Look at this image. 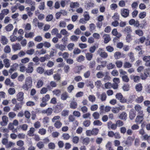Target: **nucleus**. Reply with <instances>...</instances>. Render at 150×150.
<instances>
[{
	"label": "nucleus",
	"instance_id": "f257e3e1",
	"mask_svg": "<svg viewBox=\"0 0 150 150\" xmlns=\"http://www.w3.org/2000/svg\"><path fill=\"white\" fill-rule=\"evenodd\" d=\"M32 85V79L30 76L26 77L25 80V83L22 86V88L24 90L27 91L31 88Z\"/></svg>",
	"mask_w": 150,
	"mask_h": 150
},
{
	"label": "nucleus",
	"instance_id": "f03ea898",
	"mask_svg": "<svg viewBox=\"0 0 150 150\" xmlns=\"http://www.w3.org/2000/svg\"><path fill=\"white\" fill-rule=\"evenodd\" d=\"M99 129L97 128H94L92 130H88L86 132V135L90 136L91 135H96L98 133Z\"/></svg>",
	"mask_w": 150,
	"mask_h": 150
},
{
	"label": "nucleus",
	"instance_id": "7ed1b4c3",
	"mask_svg": "<svg viewBox=\"0 0 150 150\" xmlns=\"http://www.w3.org/2000/svg\"><path fill=\"white\" fill-rule=\"evenodd\" d=\"M144 115L143 114H139V115L137 116L135 119V122L138 124H140L144 120Z\"/></svg>",
	"mask_w": 150,
	"mask_h": 150
},
{
	"label": "nucleus",
	"instance_id": "20e7f679",
	"mask_svg": "<svg viewBox=\"0 0 150 150\" xmlns=\"http://www.w3.org/2000/svg\"><path fill=\"white\" fill-rule=\"evenodd\" d=\"M33 63L30 62L28 63V67L26 69V71L28 73H31L33 71Z\"/></svg>",
	"mask_w": 150,
	"mask_h": 150
},
{
	"label": "nucleus",
	"instance_id": "39448f33",
	"mask_svg": "<svg viewBox=\"0 0 150 150\" xmlns=\"http://www.w3.org/2000/svg\"><path fill=\"white\" fill-rule=\"evenodd\" d=\"M120 101L122 103L129 104L132 103V99L130 97L126 99L123 96Z\"/></svg>",
	"mask_w": 150,
	"mask_h": 150
},
{
	"label": "nucleus",
	"instance_id": "423d86ee",
	"mask_svg": "<svg viewBox=\"0 0 150 150\" xmlns=\"http://www.w3.org/2000/svg\"><path fill=\"white\" fill-rule=\"evenodd\" d=\"M129 13V10L125 8L121 10V15L124 18L128 16Z\"/></svg>",
	"mask_w": 150,
	"mask_h": 150
},
{
	"label": "nucleus",
	"instance_id": "0eeeda50",
	"mask_svg": "<svg viewBox=\"0 0 150 150\" xmlns=\"http://www.w3.org/2000/svg\"><path fill=\"white\" fill-rule=\"evenodd\" d=\"M2 121L0 122V124L2 126H5L7 124L8 122V117L6 116L2 117Z\"/></svg>",
	"mask_w": 150,
	"mask_h": 150
},
{
	"label": "nucleus",
	"instance_id": "6e6552de",
	"mask_svg": "<svg viewBox=\"0 0 150 150\" xmlns=\"http://www.w3.org/2000/svg\"><path fill=\"white\" fill-rule=\"evenodd\" d=\"M143 60L146 62L145 65L147 67H150V56H144L143 58Z\"/></svg>",
	"mask_w": 150,
	"mask_h": 150
},
{
	"label": "nucleus",
	"instance_id": "1a4fd4ad",
	"mask_svg": "<svg viewBox=\"0 0 150 150\" xmlns=\"http://www.w3.org/2000/svg\"><path fill=\"white\" fill-rule=\"evenodd\" d=\"M108 127L109 129H112L113 130H115L117 128L116 123L113 124L112 122L110 121L107 123Z\"/></svg>",
	"mask_w": 150,
	"mask_h": 150
},
{
	"label": "nucleus",
	"instance_id": "9d476101",
	"mask_svg": "<svg viewBox=\"0 0 150 150\" xmlns=\"http://www.w3.org/2000/svg\"><path fill=\"white\" fill-rule=\"evenodd\" d=\"M18 65L17 63H14L13 65L11 67V68L9 70V72L11 74L13 72L16 70L17 68L18 67Z\"/></svg>",
	"mask_w": 150,
	"mask_h": 150
},
{
	"label": "nucleus",
	"instance_id": "9b49d317",
	"mask_svg": "<svg viewBox=\"0 0 150 150\" xmlns=\"http://www.w3.org/2000/svg\"><path fill=\"white\" fill-rule=\"evenodd\" d=\"M24 98V93L20 92L17 95V99L19 101H22Z\"/></svg>",
	"mask_w": 150,
	"mask_h": 150
},
{
	"label": "nucleus",
	"instance_id": "f8f14e48",
	"mask_svg": "<svg viewBox=\"0 0 150 150\" xmlns=\"http://www.w3.org/2000/svg\"><path fill=\"white\" fill-rule=\"evenodd\" d=\"M97 96L98 98L100 99L102 101H105L106 98V95L105 93H103L100 95L99 93L97 94Z\"/></svg>",
	"mask_w": 150,
	"mask_h": 150
},
{
	"label": "nucleus",
	"instance_id": "ddd939ff",
	"mask_svg": "<svg viewBox=\"0 0 150 150\" xmlns=\"http://www.w3.org/2000/svg\"><path fill=\"white\" fill-rule=\"evenodd\" d=\"M134 108L138 112L139 114H143V112L142 110V107L140 105L138 104L136 105L134 107Z\"/></svg>",
	"mask_w": 150,
	"mask_h": 150
},
{
	"label": "nucleus",
	"instance_id": "4468645a",
	"mask_svg": "<svg viewBox=\"0 0 150 150\" xmlns=\"http://www.w3.org/2000/svg\"><path fill=\"white\" fill-rule=\"evenodd\" d=\"M12 48L14 51L20 50L21 49V46L19 43L13 44L12 45Z\"/></svg>",
	"mask_w": 150,
	"mask_h": 150
},
{
	"label": "nucleus",
	"instance_id": "2eb2a0df",
	"mask_svg": "<svg viewBox=\"0 0 150 150\" xmlns=\"http://www.w3.org/2000/svg\"><path fill=\"white\" fill-rule=\"evenodd\" d=\"M50 85L47 86V87L49 90H50L51 87L55 88L57 86V85L56 83L53 81H51L50 83Z\"/></svg>",
	"mask_w": 150,
	"mask_h": 150
},
{
	"label": "nucleus",
	"instance_id": "dca6fc26",
	"mask_svg": "<svg viewBox=\"0 0 150 150\" xmlns=\"http://www.w3.org/2000/svg\"><path fill=\"white\" fill-rule=\"evenodd\" d=\"M35 131V129L33 127H31L27 132L28 135L30 136H33L34 135V132Z\"/></svg>",
	"mask_w": 150,
	"mask_h": 150
},
{
	"label": "nucleus",
	"instance_id": "f3484780",
	"mask_svg": "<svg viewBox=\"0 0 150 150\" xmlns=\"http://www.w3.org/2000/svg\"><path fill=\"white\" fill-rule=\"evenodd\" d=\"M79 6V4L78 2H71L70 4V7L71 8H75Z\"/></svg>",
	"mask_w": 150,
	"mask_h": 150
},
{
	"label": "nucleus",
	"instance_id": "a211bd4d",
	"mask_svg": "<svg viewBox=\"0 0 150 150\" xmlns=\"http://www.w3.org/2000/svg\"><path fill=\"white\" fill-rule=\"evenodd\" d=\"M77 103L74 101H72L70 104V108L72 109H75L77 108Z\"/></svg>",
	"mask_w": 150,
	"mask_h": 150
},
{
	"label": "nucleus",
	"instance_id": "6ab92c4d",
	"mask_svg": "<svg viewBox=\"0 0 150 150\" xmlns=\"http://www.w3.org/2000/svg\"><path fill=\"white\" fill-rule=\"evenodd\" d=\"M68 97V94L66 92L63 93L61 96V98L62 100H65Z\"/></svg>",
	"mask_w": 150,
	"mask_h": 150
},
{
	"label": "nucleus",
	"instance_id": "aec40b11",
	"mask_svg": "<svg viewBox=\"0 0 150 150\" xmlns=\"http://www.w3.org/2000/svg\"><path fill=\"white\" fill-rule=\"evenodd\" d=\"M103 37L104 39V42L105 43H107L110 40V37L108 34L104 35L103 36Z\"/></svg>",
	"mask_w": 150,
	"mask_h": 150
},
{
	"label": "nucleus",
	"instance_id": "412c9836",
	"mask_svg": "<svg viewBox=\"0 0 150 150\" xmlns=\"http://www.w3.org/2000/svg\"><path fill=\"white\" fill-rule=\"evenodd\" d=\"M85 68V67L83 65L78 66L75 69L76 73H79L80 71L83 69Z\"/></svg>",
	"mask_w": 150,
	"mask_h": 150
},
{
	"label": "nucleus",
	"instance_id": "4be33fe9",
	"mask_svg": "<svg viewBox=\"0 0 150 150\" xmlns=\"http://www.w3.org/2000/svg\"><path fill=\"white\" fill-rule=\"evenodd\" d=\"M131 78L135 82H139L140 79V77L138 76L132 75Z\"/></svg>",
	"mask_w": 150,
	"mask_h": 150
},
{
	"label": "nucleus",
	"instance_id": "5701e85b",
	"mask_svg": "<svg viewBox=\"0 0 150 150\" xmlns=\"http://www.w3.org/2000/svg\"><path fill=\"white\" fill-rule=\"evenodd\" d=\"M55 47L56 48L59 49L60 50L62 51L65 50V46L62 44H56L55 45Z\"/></svg>",
	"mask_w": 150,
	"mask_h": 150
},
{
	"label": "nucleus",
	"instance_id": "b1692460",
	"mask_svg": "<svg viewBox=\"0 0 150 150\" xmlns=\"http://www.w3.org/2000/svg\"><path fill=\"white\" fill-rule=\"evenodd\" d=\"M13 25L11 24H9L5 27V29L7 31L9 32L11 31L13 29Z\"/></svg>",
	"mask_w": 150,
	"mask_h": 150
},
{
	"label": "nucleus",
	"instance_id": "393cba45",
	"mask_svg": "<svg viewBox=\"0 0 150 150\" xmlns=\"http://www.w3.org/2000/svg\"><path fill=\"white\" fill-rule=\"evenodd\" d=\"M1 42L4 45H5L8 42V40L4 36H2L1 37Z\"/></svg>",
	"mask_w": 150,
	"mask_h": 150
},
{
	"label": "nucleus",
	"instance_id": "a878e982",
	"mask_svg": "<svg viewBox=\"0 0 150 150\" xmlns=\"http://www.w3.org/2000/svg\"><path fill=\"white\" fill-rule=\"evenodd\" d=\"M86 57L88 60L90 61L92 58L93 54L90 52H87L86 54Z\"/></svg>",
	"mask_w": 150,
	"mask_h": 150
},
{
	"label": "nucleus",
	"instance_id": "bb28decb",
	"mask_svg": "<svg viewBox=\"0 0 150 150\" xmlns=\"http://www.w3.org/2000/svg\"><path fill=\"white\" fill-rule=\"evenodd\" d=\"M127 117V114L125 112H122L119 116L120 119L125 120Z\"/></svg>",
	"mask_w": 150,
	"mask_h": 150
},
{
	"label": "nucleus",
	"instance_id": "cd10ccee",
	"mask_svg": "<svg viewBox=\"0 0 150 150\" xmlns=\"http://www.w3.org/2000/svg\"><path fill=\"white\" fill-rule=\"evenodd\" d=\"M43 81L41 79H39L38 80L36 85V87L38 88H41L43 86Z\"/></svg>",
	"mask_w": 150,
	"mask_h": 150
},
{
	"label": "nucleus",
	"instance_id": "c85d7f7f",
	"mask_svg": "<svg viewBox=\"0 0 150 150\" xmlns=\"http://www.w3.org/2000/svg\"><path fill=\"white\" fill-rule=\"evenodd\" d=\"M4 64L5 67L6 68L9 67L10 66V63H9V61L8 59H4Z\"/></svg>",
	"mask_w": 150,
	"mask_h": 150
},
{
	"label": "nucleus",
	"instance_id": "c756f323",
	"mask_svg": "<svg viewBox=\"0 0 150 150\" xmlns=\"http://www.w3.org/2000/svg\"><path fill=\"white\" fill-rule=\"evenodd\" d=\"M53 93L57 96H59L61 93V90L59 89H55L52 91Z\"/></svg>",
	"mask_w": 150,
	"mask_h": 150
},
{
	"label": "nucleus",
	"instance_id": "7c9ffc66",
	"mask_svg": "<svg viewBox=\"0 0 150 150\" xmlns=\"http://www.w3.org/2000/svg\"><path fill=\"white\" fill-rule=\"evenodd\" d=\"M114 57L116 59H119L122 56H121V53L119 52H115L114 54Z\"/></svg>",
	"mask_w": 150,
	"mask_h": 150
},
{
	"label": "nucleus",
	"instance_id": "2f4dec72",
	"mask_svg": "<svg viewBox=\"0 0 150 150\" xmlns=\"http://www.w3.org/2000/svg\"><path fill=\"white\" fill-rule=\"evenodd\" d=\"M89 100L92 102H93L96 100V98L93 95H90L88 97Z\"/></svg>",
	"mask_w": 150,
	"mask_h": 150
},
{
	"label": "nucleus",
	"instance_id": "473e14b6",
	"mask_svg": "<svg viewBox=\"0 0 150 150\" xmlns=\"http://www.w3.org/2000/svg\"><path fill=\"white\" fill-rule=\"evenodd\" d=\"M144 74L146 77H150V69H145L144 71Z\"/></svg>",
	"mask_w": 150,
	"mask_h": 150
},
{
	"label": "nucleus",
	"instance_id": "72a5a7b5",
	"mask_svg": "<svg viewBox=\"0 0 150 150\" xmlns=\"http://www.w3.org/2000/svg\"><path fill=\"white\" fill-rule=\"evenodd\" d=\"M117 67L118 68H121L123 64L122 62L120 60H117L115 62Z\"/></svg>",
	"mask_w": 150,
	"mask_h": 150
},
{
	"label": "nucleus",
	"instance_id": "f704fd0d",
	"mask_svg": "<svg viewBox=\"0 0 150 150\" xmlns=\"http://www.w3.org/2000/svg\"><path fill=\"white\" fill-rule=\"evenodd\" d=\"M34 36V33L32 32H30L28 33H26L25 35V37L26 38H32Z\"/></svg>",
	"mask_w": 150,
	"mask_h": 150
},
{
	"label": "nucleus",
	"instance_id": "c9c22d12",
	"mask_svg": "<svg viewBox=\"0 0 150 150\" xmlns=\"http://www.w3.org/2000/svg\"><path fill=\"white\" fill-rule=\"evenodd\" d=\"M135 88L136 91H141L142 89V86L141 84L139 83L136 85Z\"/></svg>",
	"mask_w": 150,
	"mask_h": 150
},
{
	"label": "nucleus",
	"instance_id": "e433bc0d",
	"mask_svg": "<svg viewBox=\"0 0 150 150\" xmlns=\"http://www.w3.org/2000/svg\"><path fill=\"white\" fill-rule=\"evenodd\" d=\"M124 31L125 32L128 34L132 32L131 28L129 26L126 27L125 28Z\"/></svg>",
	"mask_w": 150,
	"mask_h": 150
},
{
	"label": "nucleus",
	"instance_id": "4c0bfd02",
	"mask_svg": "<svg viewBox=\"0 0 150 150\" xmlns=\"http://www.w3.org/2000/svg\"><path fill=\"white\" fill-rule=\"evenodd\" d=\"M128 55L129 57L131 62H133L135 60V58L134 56V54L132 52H130L128 54Z\"/></svg>",
	"mask_w": 150,
	"mask_h": 150
},
{
	"label": "nucleus",
	"instance_id": "58836bf2",
	"mask_svg": "<svg viewBox=\"0 0 150 150\" xmlns=\"http://www.w3.org/2000/svg\"><path fill=\"white\" fill-rule=\"evenodd\" d=\"M85 57L82 55H80L77 58V60L79 62H81L85 60Z\"/></svg>",
	"mask_w": 150,
	"mask_h": 150
},
{
	"label": "nucleus",
	"instance_id": "ea45409f",
	"mask_svg": "<svg viewBox=\"0 0 150 150\" xmlns=\"http://www.w3.org/2000/svg\"><path fill=\"white\" fill-rule=\"evenodd\" d=\"M50 98V96L49 94L46 95L42 99V102L47 101Z\"/></svg>",
	"mask_w": 150,
	"mask_h": 150
},
{
	"label": "nucleus",
	"instance_id": "a19ab883",
	"mask_svg": "<svg viewBox=\"0 0 150 150\" xmlns=\"http://www.w3.org/2000/svg\"><path fill=\"white\" fill-rule=\"evenodd\" d=\"M46 130L44 128H41L40 129L38 132V133L42 135H44L46 133Z\"/></svg>",
	"mask_w": 150,
	"mask_h": 150
},
{
	"label": "nucleus",
	"instance_id": "79ce46f5",
	"mask_svg": "<svg viewBox=\"0 0 150 150\" xmlns=\"http://www.w3.org/2000/svg\"><path fill=\"white\" fill-rule=\"evenodd\" d=\"M94 125L95 126H101L102 125V122L99 120H95L93 123Z\"/></svg>",
	"mask_w": 150,
	"mask_h": 150
},
{
	"label": "nucleus",
	"instance_id": "37998d69",
	"mask_svg": "<svg viewBox=\"0 0 150 150\" xmlns=\"http://www.w3.org/2000/svg\"><path fill=\"white\" fill-rule=\"evenodd\" d=\"M54 125L56 128H59L62 126V124L59 121H57Z\"/></svg>",
	"mask_w": 150,
	"mask_h": 150
},
{
	"label": "nucleus",
	"instance_id": "c03bdc74",
	"mask_svg": "<svg viewBox=\"0 0 150 150\" xmlns=\"http://www.w3.org/2000/svg\"><path fill=\"white\" fill-rule=\"evenodd\" d=\"M37 146L39 149H41L44 147V144L42 142L40 141L37 144Z\"/></svg>",
	"mask_w": 150,
	"mask_h": 150
},
{
	"label": "nucleus",
	"instance_id": "a18cd8bd",
	"mask_svg": "<svg viewBox=\"0 0 150 150\" xmlns=\"http://www.w3.org/2000/svg\"><path fill=\"white\" fill-rule=\"evenodd\" d=\"M89 139L88 137H86L83 140V143L86 145L88 144L89 143Z\"/></svg>",
	"mask_w": 150,
	"mask_h": 150
},
{
	"label": "nucleus",
	"instance_id": "49530a36",
	"mask_svg": "<svg viewBox=\"0 0 150 150\" xmlns=\"http://www.w3.org/2000/svg\"><path fill=\"white\" fill-rule=\"evenodd\" d=\"M70 67L68 65H65L64 67V72L66 73H67L70 70Z\"/></svg>",
	"mask_w": 150,
	"mask_h": 150
},
{
	"label": "nucleus",
	"instance_id": "de8ad7c7",
	"mask_svg": "<svg viewBox=\"0 0 150 150\" xmlns=\"http://www.w3.org/2000/svg\"><path fill=\"white\" fill-rule=\"evenodd\" d=\"M49 119L48 117H45L42 119V122L44 124L46 125L49 123Z\"/></svg>",
	"mask_w": 150,
	"mask_h": 150
},
{
	"label": "nucleus",
	"instance_id": "09e8293b",
	"mask_svg": "<svg viewBox=\"0 0 150 150\" xmlns=\"http://www.w3.org/2000/svg\"><path fill=\"white\" fill-rule=\"evenodd\" d=\"M92 116L95 119H98L99 118L100 114L98 112H95L92 114Z\"/></svg>",
	"mask_w": 150,
	"mask_h": 150
},
{
	"label": "nucleus",
	"instance_id": "8fccbe9b",
	"mask_svg": "<svg viewBox=\"0 0 150 150\" xmlns=\"http://www.w3.org/2000/svg\"><path fill=\"white\" fill-rule=\"evenodd\" d=\"M42 40V37L40 35H38L36 36L34 39V40L35 41L38 42H41Z\"/></svg>",
	"mask_w": 150,
	"mask_h": 150
},
{
	"label": "nucleus",
	"instance_id": "3c124183",
	"mask_svg": "<svg viewBox=\"0 0 150 150\" xmlns=\"http://www.w3.org/2000/svg\"><path fill=\"white\" fill-rule=\"evenodd\" d=\"M135 32L136 34L139 36H142L143 35L142 31L141 30L138 29L136 30L135 31Z\"/></svg>",
	"mask_w": 150,
	"mask_h": 150
},
{
	"label": "nucleus",
	"instance_id": "603ef678",
	"mask_svg": "<svg viewBox=\"0 0 150 150\" xmlns=\"http://www.w3.org/2000/svg\"><path fill=\"white\" fill-rule=\"evenodd\" d=\"M120 16L117 13H115L112 16V18L115 20L117 21L119 19Z\"/></svg>",
	"mask_w": 150,
	"mask_h": 150
},
{
	"label": "nucleus",
	"instance_id": "864d4df0",
	"mask_svg": "<svg viewBox=\"0 0 150 150\" xmlns=\"http://www.w3.org/2000/svg\"><path fill=\"white\" fill-rule=\"evenodd\" d=\"M20 127H21V129L22 130L26 131L28 129V125L27 124H24L22 125H20Z\"/></svg>",
	"mask_w": 150,
	"mask_h": 150
},
{
	"label": "nucleus",
	"instance_id": "5fc2aeb1",
	"mask_svg": "<svg viewBox=\"0 0 150 150\" xmlns=\"http://www.w3.org/2000/svg\"><path fill=\"white\" fill-rule=\"evenodd\" d=\"M124 67L125 68H129L132 67V64L129 62H125L124 63Z\"/></svg>",
	"mask_w": 150,
	"mask_h": 150
},
{
	"label": "nucleus",
	"instance_id": "6e6d98bb",
	"mask_svg": "<svg viewBox=\"0 0 150 150\" xmlns=\"http://www.w3.org/2000/svg\"><path fill=\"white\" fill-rule=\"evenodd\" d=\"M143 137L144 140H146L149 143H150V135L149 136L147 134H146Z\"/></svg>",
	"mask_w": 150,
	"mask_h": 150
},
{
	"label": "nucleus",
	"instance_id": "4d7b16f0",
	"mask_svg": "<svg viewBox=\"0 0 150 150\" xmlns=\"http://www.w3.org/2000/svg\"><path fill=\"white\" fill-rule=\"evenodd\" d=\"M98 108V105L97 104H94L92 105L91 107V110L92 111L96 110Z\"/></svg>",
	"mask_w": 150,
	"mask_h": 150
},
{
	"label": "nucleus",
	"instance_id": "13d9d810",
	"mask_svg": "<svg viewBox=\"0 0 150 150\" xmlns=\"http://www.w3.org/2000/svg\"><path fill=\"white\" fill-rule=\"evenodd\" d=\"M66 22L64 21H61L60 22L59 26L60 27L64 28L66 27Z\"/></svg>",
	"mask_w": 150,
	"mask_h": 150
},
{
	"label": "nucleus",
	"instance_id": "bf43d9fd",
	"mask_svg": "<svg viewBox=\"0 0 150 150\" xmlns=\"http://www.w3.org/2000/svg\"><path fill=\"white\" fill-rule=\"evenodd\" d=\"M8 93L11 95H12L14 94L16 92L14 88H11L8 89Z\"/></svg>",
	"mask_w": 150,
	"mask_h": 150
},
{
	"label": "nucleus",
	"instance_id": "052dcab7",
	"mask_svg": "<svg viewBox=\"0 0 150 150\" xmlns=\"http://www.w3.org/2000/svg\"><path fill=\"white\" fill-rule=\"evenodd\" d=\"M74 46V43H71L68 44L67 46L68 50L69 51L72 50L73 49Z\"/></svg>",
	"mask_w": 150,
	"mask_h": 150
},
{
	"label": "nucleus",
	"instance_id": "680f3d73",
	"mask_svg": "<svg viewBox=\"0 0 150 150\" xmlns=\"http://www.w3.org/2000/svg\"><path fill=\"white\" fill-rule=\"evenodd\" d=\"M96 76L98 78H102L104 76V74L102 72H99L96 74Z\"/></svg>",
	"mask_w": 150,
	"mask_h": 150
},
{
	"label": "nucleus",
	"instance_id": "e2e57ef3",
	"mask_svg": "<svg viewBox=\"0 0 150 150\" xmlns=\"http://www.w3.org/2000/svg\"><path fill=\"white\" fill-rule=\"evenodd\" d=\"M102 85V84L100 81H97L95 82V85L98 88H99Z\"/></svg>",
	"mask_w": 150,
	"mask_h": 150
},
{
	"label": "nucleus",
	"instance_id": "0e129e2a",
	"mask_svg": "<svg viewBox=\"0 0 150 150\" xmlns=\"http://www.w3.org/2000/svg\"><path fill=\"white\" fill-rule=\"evenodd\" d=\"M47 115H51L53 112L52 109L50 108H49L47 109Z\"/></svg>",
	"mask_w": 150,
	"mask_h": 150
},
{
	"label": "nucleus",
	"instance_id": "69168bd1",
	"mask_svg": "<svg viewBox=\"0 0 150 150\" xmlns=\"http://www.w3.org/2000/svg\"><path fill=\"white\" fill-rule=\"evenodd\" d=\"M132 38L131 35L129 34L127 35L126 37V40L127 42H129L131 41L132 40Z\"/></svg>",
	"mask_w": 150,
	"mask_h": 150
},
{
	"label": "nucleus",
	"instance_id": "338daca9",
	"mask_svg": "<svg viewBox=\"0 0 150 150\" xmlns=\"http://www.w3.org/2000/svg\"><path fill=\"white\" fill-rule=\"evenodd\" d=\"M115 65L112 63H110L107 65V67L108 69H111L114 67Z\"/></svg>",
	"mask_w": 150,
	"mask_h": 150
},
{
	"label": "nucleus",
	"instance_id": "774afa93",
	"mask_svg": "<svg viewBox=\"0 0 150 150\" xmlns=\"http://www.w3.org/2000/svg\"><path fill=\"white\" fill-rule=\"evenodd\" d=\"M37 71L40 74H42L44 71V69L42 67H38L37 69Z\"/></svg>",
	"mask_w": 150,
	"mask_h": 150
}]
</instances>
